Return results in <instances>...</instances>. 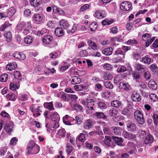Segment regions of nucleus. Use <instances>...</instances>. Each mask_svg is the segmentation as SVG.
Listing matches in <instances>:
<instances>
[{"label":"nucleus","instance_id":"393cba45","mask_svg":"<svg viewBox=\"0 0 158 158\" xmlns=\"http://www.w3.org/2000/svg\"><path fill=\"white\" fill-rule=\"evenodd\" d=\"M51 118L54 122H59L60 119L59 115L56 112L52 114L51 116Z\"/></svg>","mask_w":158,"mask_h":158},{"label":"nucleus","instance_id":"de8ad7c7","mask_svg":"<svg viewBox=\"0 0 158 158\" xmlns=\"http://www.w3.org/2000/svg\"><path fill=\"white\" fill-rule=\"evenodd\" d=\"M151 37V36L148 34H144L142 36V39L143 41H146L149 40Z\"/></svg>","mask_w":158,"mask_h":158},{"label":"nucleus","instance_id":"aec40b11","mask_svg":"<svg viewBox=\"0 0 158 158\" xmlns=\"http://www.w3.org/2000/svg\"><path fill=\"white\" fill-rule=\"evenodd\" d=\"M122 135L125 139H132L133 138V135L132 134L125 131H123Z\"/></svg>","mask_w":158,"mask_h":158},{"label":"nucleus","instance_id":"a878e982","mask_svg":"<svg viewBox=\"0 0 158 158\" xmlns=\"http://www.w3.org/2000/svg\"><path fill=\"white\" fill-rule=\"evenodd\" d=\"M63 120L64 123L66 125H71L74 124L73 123H71L69 118V115H66L63 118Z\"/></svg>","mask_w":158,"mask_h":158},{"label":"nucleus","instance_id":"e433bc0d","mask_svg":"<svg viewBox=\"0 0 158 158\" xmlns=\"http://www.w3.org/2000/svg\"><path fill=\"white\" fill-rule=\"evenodd\" d=\"M33 41L32 37L29 35L27 36L24 39L25 43L27 44H31Z\"/></svg>","mask_w":158,"mask_h":158},{"label":"nucleus","instance_id":"0e129e2a","mask_svg":"<svg viewBox=\"0 0 158 158\" xmlns=\"http://www.w3.org/2000/svg\"><path fill=\"white\" fill-rule=\"evenodd\" d=\"M79 140L82 142H84L85 140V137L84 135L82 133H80L78 137Z\"/></svg>","mask_w":158,"mask_h":158},{"label":"nucleus","instance_id":"c756f323","mask_svg":"<svg viewBox=\"0 0 158 158\" xmlns=\"http://www.w3.org/2000/svg\"><path fill=\"white\" fill-rule=\"evenodd\" d=\"M141 61L144 63L149 64L151 62V59L149 56L147 55L144 57H143L141 59Z\"/></svg>","mask_w":158,"mask_h":158},{"label":"nucleus","instance_id":"09e8293b","mask_svg":"<svg viewBox=\"0 0 158 158\" xmlns=\"http://www.w3.org/2000/svg\"><path fill=\"white\" fill-rule=\"evenodd\" d=\"M87 105L86 107H89L90 106H94L95 105V101L93 99H87Z\"/></svg>","mask_w":158,"mask_h":158},{"label":"nucleus","instance_id":"423d86ee","mask_svg":"<svg viewBox=\"0 0 158 158\" xmlns=\"http://www.w3.org/2000/svg\"><path fill=\"white\" fill-rule=\"evenodd\" d=\"M14 126V123L12 122H10L9 123L5 124L4 128L6 130V132L10 134L13 131Z\"/></svg>","mask_w":158,"mask_h":158},{"label":"nucleus","instance_id":"6ab92c4d","mask_svg":"<svg viewBox=\"0 0 158 158\" xmlns=\"http://www.w3.org/2000/svg\"><path fill=\"white\" fill-rule=\"evenodd\" d=\"M81 82V79L77 76H74L71 78V83L73 85L78 84Z\"/></svg>","mask_w":158,"mask_h":158},{"label":"nucleus","instance_id":"c9c22d12","mask_svg":"<svg viewBox=\"0 0 158 158\" xmlns=\"http://www.w3.org/2000/svg\"><path fill=\"white\" fill-rule=\"evenodd\" d=\"M122 85V88L125 91H128L131 90V87L130 85L127 83L123 82L121 83L120 85Z\"/></svg>","mask_w":158,"mask_h":158},{"label":"nucleus","instance_id":"864d4df0","mask_svg":"<svg viewBox=\"0 0 158 158\" xmlns=\"http://www.w3.org/2000/svg\"><path fill=\"white\" fill-rule=\"evenodd\" d=\"M88 54L87 51L85 50H82L80 51L78 54V56L80 57H84L87 56Z\"/></svg>","mask_w":158,"mask_h":158},{"label":"nucleus","instance_id":"c03bdc74","mask_svg":"<svg viewBox=\"0 0 158 158\" xmlns=\"http://www.w3.org/2000/svg\"><path fill=\"white\" fill-rule=\"evenodd\" d=\"M77 25L76 24H74L73 26L72 29L71 30L68 29L67 30V32L68 34H70V33H73L77 29Z\"/></svg>","mask_w":158,"mask_h":158},{"label":"nucleus","instance_id":"1a4fd4ad","mask_svg":"<svg viewBox=\"0 0 158 158\" xmlns=\"http://www.w3.org/2000/svg\"><path fill=\"white\" fill-rule=\"evenodd\" d=\"M134 111V109L130 104H128L127 108L124 109L122 112L123 115H126L128 113H131Z\"/></svg>","mask_w":158,"mask_h":158},{"label":"nucleus","instance_id":"052dcab7","mask_svg":"<svg viewBox=\"0 0 158 158\" xmlns=\"http://www.w3.org/2000/svg\"><path fill=\"white\" fill-rule=\"evenodd\" d=\"M14 75L15 78H19V80H21L22 77L21 74L19 71H15Z\"/></svg>","mask_w":158,"mask_h":158},{"label":"nucleus","instance_id":"a211bd4d","mask_svg":"<svg viewBox=\"0 0 158 158\" xmlns=\"http://www.w3.org/2000/svg\"><path fill=\"white\" fill-rule=\"evenodd\" d=\"M60 25L61 28H63L64 29H67L69 26L68 22L63 19L60 21Z\"/></svg>","mask_w":158,"mask_h":158},{"label":"nucleus","instance_id":"49530a36","mask_svg":"<svg viewBox=\"0 0 158 158\" xmlns=\"http://www.w3.org/2000/svg\"><path fill=\"white\" fill-rule=\"evenodd\" d=\"M10 24L8 22H5L0 27V31H4L6 28L9 26Z\"/></svg>","mask_w":158,"mask_h":158},{"label":"nucleus","instance_id":"4d7b16f0","mask_svg":"<svg viewBox=\"0 0 158 158\" xmlns=\"http://www.w3.org/2000/svg\"><path fill=\"white\" fill-rule=\"evenodd\" d=\"M151 99L153 102H155L158 101V98L156 95L154 94H151L149 95Z\"/></svg>","mask_w":158,"mask_h":158},{"label":"nucleus","instance_id":"f704fd0d","mask_svg":"<svg viewBox=\"0 0 158 158\" xmlns=\"http://www.w3.org/2000/svg\"><path fill=\"white\" fill-rule=\"evenodd\" d=\"M113 22V20L110 19H106L102 20V24L103 25H109Z\"/></svg>","mask_w":158,"mask_h":158},{"label":"nucleus","instance_id":"7c9ffc66","mask_svg":"<svg viewBox=\"0 0 158 158\" xmlns=\"http://www.w3.org/2000/svg\"><path fill=\"white\" fill-rule=\"evenodd\" d=\"M44 106L45 108H46L50 110H52L54 109L52 102H45L44 103Z\"/></svg>","mask_w":158,"mask_h":158},{"label":"nucleus","instance_id":"72a5a7b5","mask_svg":"<svg viewBox=\"0 0 158 158\" xmlns=\"http://www.w3.org/2000/svg\"><path fill=\"white\" fill-rule=\"evenodd\" d=\"M111 138L109 136H105L104 142L105 145L108 146H110L111 145Z\"/></svg>","mask_w":158,"mask_h":158},{"label":"nucleus","instance_id":"20e7f679","mask_svg":"<svg viewBox=\"0 0 158 158\" xmlns=\"http://www.w3.org/2000/svg\"><path fill=\"white\" fill-rule=\"evenodd\" d=\"M126 126L128 130L130 131L134 132L136 130L137 127L132 121L128 120L126 122Z\"/></svg>","mask_w":158,"mask_h":158},{"label":"nucleus","instance_id":"3c124183","mask_svg":"<svg viewBox=\"0 0 158 158\" xmlns=\"http://www.w3.org/2000/svg\"><path fill=\"white\" fill-rule=\"evenodd\" d=\"M74 88L76 91H81L83 89H85L86 87L82 85H75L74 86Z\"/></svg>","mask_w":158,"mask_h":158},{"label":"nucleus","instance_id":"9d476101","mask_svg":"<svg viewBox=\"0 0 158 158\" xmlns=\"http://www.w3.org/2000/svg\"><path fill=\"white\" fill-rule=\"evenodd\" d=\"M13 56L18 59L21 60H23L26 58L25 55L22 53L15 52L13 54Z\"/></svg>","mask_w":158,"mask_h":158},{"label":"nucleus","instance_id":"bb28decb","mask_svg":"<svg viewBox=\"0 0 158 158\" xmlns=\"http://www.w3.org/2000/svg\"><path fill=\"white\" fill-rule=\"evenodd\" d=\"M148 87L152 89H155L157 88V85L153 80H151L148 83Z\"/></svg>","mask_w":158,"mask_h":158},{"label":"nucleus","instance_id":"69168bd1","mask_svg":"<svg viewBox=\"0 0 158 158\" xmlns=\"http://www.w3.org/2000/svg\"><path fill=\"white\" fill-rule=\"evenodd\" d=\"M7 152V149L6 147H2L0 148V155L3 156Z\"/></svg>","mask_w":158,"mask_h":158},{"label":"nucleus","instance_id":"412c9836","mask_svg":"<svg viewBox=\"0 0 158 158\" xmlns=\"http://www.w3.org/2000/svg\"><path fill=\"white\" fill-rule=\"evenodd\" d=\"M55 33L56 36L61 37L63 35L64 32L62 28L58 27L55 30Z\"/></svg>","mask_w":158,"mask_h":158},{"label":"nucleus","instance_id":"f03ea898","mask_svg":"<svg viewBox=\"0 0 158 158\" xmlns=\"http://www.w3.org/2000/svg\"><path fill=\"white\" fill-rule=\"evenodd\" d=\"M120 7L122 10L124 11H130L132 9L131 3L128 1H125L122 3Z\"/></svg>","mask_w":158,"mask_h":158},{"label":"nucleus","instance_id":"4be33fe9","mask_svg":"<svg viewBox=\"0 0 158 158\" xmlns=\"http://www.w3.org/2000/svg\"><path fill=\"white\" fill-rule=\"evenodd\" d=\"M17 67V64L15 62L10 63L6 65V68L10 71L15 69Z\"/></svg>","mask_w":158,"mask_h":158},{"label":"nucleus","instance_id":"c85d7f7f","mask_svg":"<svg viewBox=\"0 0 158 158\" xmlns=\"http://www.w3.org/2000/svg\"><path fill=\"white\" fill-rule=\"evenodd\" d=\"M153 141V136L150 135H148L145 138L144 142L146 144L152 143Z\"/></svg>","mask_w":158,"mask_h":158},{"label":"nucleus","instance_id":"a19ab883","mask_svg":"<svg viewBox=\"0 0 158 158\" xmlns=\"http://www.w3.org/2000/svg\"><path fill=\"white\" fill-rule=\"evenodd\" d=\"M6 98L7 99L15 101L16 100L15 95L14 94L9 93L6 95Z\"/></svg>","mask_w":158,"mask_h":158},{"label":"nucleus","instance_id":"ddd939ff","mask_svg":"<svg viewBox=\"0 0 158 158\" xmlns=\"http://www.w3.org/2000/svg\"><path fill=\"white\" fill-rule=\"evenodd\" d=\"M26 23L24 22H21L19 23L16 27L18 31H22L26 28Z\"/></svg>","mask_w":158,"mask_h":158},{"label":"nucleus","instance_id":"5fc2aeb1","mask_svg":"<svg viewBox=\"0 0 158 158\" xmlns=\"http://www.w3.org/2000/svg\"><path fill=\"white\" fill-rule=\"evenodd\" d=\"M139 136L141 139L144 138L146 135V132L144 131L140 130L138 132Z\"/></svg>","mask_w":158,"mask_h":158},{"label":"nucleus","instance_id":"dca6fc26","mask_svg":"<svg viewBox=\"0 0 158 158\" xmlns=\"http://www.w3.org/2000/svg\"><path fill=\"white\" fill-rule=\"evenodd\" d=\"M53 39L52 36L48 35L44 36L43 39V42L46 44H49Z\"/></svg>","mask_w":158,"mask_h":158},{"label":"nucleus","instance_id":"79ce46f5","mask_svg":"<svg viewBox=\"0 0 158 158\" xmlns=\"http://www.w3.org/2000/svg\"><path fill=\"white\" fill-rule=\"evenodd\" d=\"M66 133V131L64 128L60 129L57 132L59 136H61L62 137H64L65 136Z\"/></svg>","mask_w":158,"mask_h":158},{"label":"nucleus","instance_id":"bf43d9fd","mask_svg":"<svg viewBox=\"0 0 158 158\" xmlns=\"http://www.w3.org/2000/svg\"><path fill=\"white\" fill-rule=\"evenodd\" d=\"M132 75H133V78L136 81L139 79L141 77L139 73L137 72H134L133 73Z\"/></svg>","mask_w":158,"mask_h":158},{"label":"nucleus","instance_id":"473e14b6","mask_svg":"<svg viewBox=\"0 0 158 158\" xmlns=\"http://www.w3.org/2000/svg\"><path fill=\"white\" fill-rule=\"evenodd\" d=\"M98 27L97 23L96 22H93L89 25L90 31H94L97 29Z\"/></svg>","mask_w":158,"mask_h":158},{"label":"nucleus","instance_id":"a18cd8bd","mask_svg":"<svg viewBox=\"0 0 158 158\" xmlns=\"http://www.w3.org/2000/svg\"><path fill=\"white\" fill-rule=\"evenodd\" d=\"M8 77V75L5 73L2 74L0 76V81L2 82H5L6 81Z\"/></svg>","mask_w":158,"mask_h":158},{"label":"nucleus","instance_id":"6e6d98bb","mask_svg":"<svg viewBox=\"0 0 158 158\" xmlns=\"http://www.w3.org/2000/svg\"><path fill=\"white\" fill-rule=\"evenodd\" d=\"M118 111L117 110L113 108L110 111V115L111 116H115L118 114Z\"/></svg>","mask_w":158,"mask_h":158},{"label":"nucleus","instance_id":"e2e57ef3","mask_svg":"<svg viewBox=\"0 0 158 158\" xmlns=\"http://www.w3.org/2000/svg\"><path fill=\"white\" fill-rule=\"evenodd\" d=\"M104 133L105 134H111V132L110 131V130L109 129V127H103V129Z\"/></svg>","mask_w":158,"mask_h":158},{"label":"nucleus","instance_id":"774afa93","mask_svg":"<svg viewBox=\"0 0 158 158\" xmlns=\"http://www.w3.org/2000/svg\"><path fill=\"white\" fill-rule=\"evenodd\" d=\"M49 57L52 59H56L57 58L58 56V54L57 52H53L49 54Z\"/></svg>","mask_w":158,"mask_h":158},{"label":"nucleus","instance_id":"f257e3e1","mask_svg":"<svg viewBox=\"0 0 158 158\" xmlns=\"http://www.w3.org/2000/svg\"><path fill=\"white\" fill-rule=\"evenodd\" d=\"M27 148L28 149L27 153L28 155L36 154L40 151V146L35 144L33 141L29 142L27 145Z\"/></svg>","mask_w":158,"mask_h":158},{"label":"nucleus","instance_id":"58836bf2","mask_svg":"<svg viewBox=\"0 0 158 158\" xmlns=\"http://www.w3.org/2000/svg\"><path fill=\"white\" fill-rule=\"evenodd\" d=\"M112 129L114 131V133L117 135H119L121 132V128L118 127H113Z\"/></svg>","mask_w":158,"mask_h":158},{"label":"nucleus","instance_id":"4468645a","mask_svg":"<svg viewBox=\"0 0 158 158\" xmlns=\"http://www.w3.org/2000/svg\"><path fill=\"white\" fill-rule=\"evenodd\" d=\"M132 100L135 102H139L141 100V97L138 93L133 94L131 96Z\"/></svg>","mask_w":158,"mask_h":158},{"label":"nucleus","instance_id":"13d9d810","mask_svg":"<svg viewBox=\"0 0 158 158\" xmlns=\"http://www.w3.org/2000/svg\"><path fill=\"white\" fill-rule=\"evenodd\" d=\"M73 147L69 143H67L66 145V152L68 154L70 153L73 150Z\"/></svg>","mask_w":158,"mask_h":158},{"label":"nucleus","instance_id":"680f3d73","mask_svg":"<svg viewBox=\"0 0 158 158\" xmlns=\"http://www.w3.org/2000/svg\"><path fill=\"white\" fill-rule=\"evenodd\" d=\"M150 69L152 72H156L158 70V67L156 64H153L150 65Z\"/></svg>","mask_w":158,"mask_h":158},{"label":"nucleus","instance_id":"2f4dec72","mask_svg":"<svg viewBox=\"0 0 158 158\" xmlns=\"http://www.w3.org/2000/svg\"><path fill=\"white\" fill-rule=\"evenodd\" d=\"M121 104V102L118 100H114L111 103V106L117 108L120 106Z\"/></svg>","mask_w":158,"mask_h":158},{"label":"nucleus","instance_id":"0eeeda50","mask_svg":"<svg viewBox=\"0 0 158 158\" xmlns=\"http://www.w3.org/2000/svg\"><path fill=\"white\" fill-rule=\"evenodd\" d=\"M94 17L98 19H102L106 17V14L103 10H96L94 15Z\"/></svg>","mask_w":158,"mask_h":158},{"label":"nucleus","instance_id":"f3484780","mask_svg":"<svg viewBox=\"0 0 158 158\" xmlns=\"http://www.w3.org/2000/svg\"><path fill=\"white\" fill-rule=\"evenodd\" d=\"M94 116L97 118L106 119L107 117L103 113L101 112H96L94 114Z\"/></svg>","mask_w":158,"mask_h":158},{"label":"nucleus","instance_id":"ea45409f","mask_svg":"<svg viewBox=\"0 0 158 158\" xmlns=\"http://www.w3.org/2000/svg\"><path fill=\"white\" fill-rule=\"evenodd\" d=\"M135 68L138 71H143L145 69V66L143 65L137 63L135 64Z\"/></svg>","mask_w":158,"mask_h":158},{"label":"nucleus","instance_id":"9b49d317","mask_svg":"<svg viewBox=\"0 0 158 158\" xmlns=\"http://www.w3.org/2000/svg\"><path fill=\"white\" fill-rule=\"evenodd\" d=\"M112 139L114 140V143L117 145L122 146L123 145V139L121 137L112 136Z\"/></svg>","mask_w":158,"mask_h":158},{"label":"nucleus","instance_id":"2eb2a0df","mask_svg":"<svg viewBox=\"0 0 158 158\" xmlns=\"http://www.w3.org/2000/svg\"><path fill=\"white\" fill-rule=\"evenodd\" d=\"M93 126V122L92 120L91 119H88L85 122L84 125V127L85 129H89L91 128Z\"/></svg>","mask_w":158,"mask_h":158},{"label":"nucleus","instance_id":"338daca9","mask_svg":"<svg viewBox=\"0 0 158 158\" xmlns=\"http://www.w3.org/2000/svg\"><path fill=\"white\" fill-rule=\"evenodd\" d=\"M154 124L157 125L158 123V115L156 114H154L152 117Z\"/></svg>","mask_w":158,"mask_h":158},{"label":"nucleus","instance_id":"f8f14e48","mask_svg":"<svg viewBox=\"0 0 158 158\" xmlns=\"http://www.w3.org/2000/svg\"><path fill=\"white\" fill-rule=\"evenodd\" d=\"M87 44L90 48L94 50H97L98 47L96 43L93 42L91 40H89L87 41Z\"/></svg>","mask_w":158,"mask_h":158},{"label":"nucleus","instance_id":"603ef678","mask_svg":"<svg viewBox=\"0 0 158 158\" xmlns=\"http://www.w3.org/2000/svg\"><path fill=\"white\" fill-rule=\"evenodd\" d=\"M112 77L111 74L110 73H105L103 76V78L105 80L111 79Z\"/></svg>","mask_w":158,"mask_h":158},{"label":"nucleus","instance_id":"b1692460","mask_svg":"<svg viewBox=\"0 0 158 158\" xmlns=\"http://www.w3.org/2000/svg\"><path fill=\"white\" fill-rule=\"evenodd\" d=\"M113 50L112 48L109 47L103 49L102 52L106 55H110L112 54Z\"/></svg>","mask_w":158,"mask_h":158},{"label":"nucleus","instance_id":"8fccbe9b","mask_svg":"<svg viewBox=\"0 0 158 158\" xmlns=\"http://www.w3.org/2000/svg\"><path fill=\"white\" fill-rule=\"evenodd\" d=\"M10 89L13 91H15L16 89H18L19 88L18 85L16 84L11 82L10 84Z\"/></svg>","mask_w":158,"mask_h":158},{"label":"nucleus","instance_id":"7ed1b4c3","mask_svg":"<svg viewBox=\"0 0 158 158\" xmlns=\"http://www.w3.org/2000/svg\"><path fill=\"white\" fill-rule=\"evenodd\" d=\"M135 119L138 123L141 124H143L144 123V120L142 113L139 110H137L134 113Z\"/></svg>","mask_w":158,"mask_h":158},{"label":"nucleus","instance_id":"cd10ccee","mask_svg":"<svg viewBox=\"0 0 158 158\" xmlns=\"http://www.w3.org/2000/svg\"><path fill=\"white\" fill-rule=\"evenodd\" d=\"M15 12V10L14 7H11L7 10V17H12Z\"/></svg>","mask_w":158,"mask_h":158},{"label":"nucleus","instance_id":"6e6552de","mask_svg":"<svg viewBox=\"0 0 158 158\" xmlns=\"http://www.w3.org/2000/svg\"><path fill=\"white\" fill-rule=\"evenodd\" d=\"M32 18L36 23L39 24L42 21L43 16L41 14H34L33 15Z\"/></svg>","mask_w":158,"mask_h":158},{"label":"nucleus","instance_id":"37998d69","mask_svg":"<svg viewBox=\"0 0 158 158\" xmlns=\"http://www.w3.org/2000/svg\"><path fill=\"white\" fill-rule=\"evenodd\" d=\"M104 85L105 87L109 89H112L113 88V85L110 81H106L104 83Z\"/></svg>","mask_w":158,"mask_h":158},{"label":"nucleus","instance_id":"5701e85b","mask_svg":"<svg viewBox=\"0 0 158 158\" xmlns=\"http://www.w3.org/2000/svg\"><path fill=\"white\" fill-rule=\"evenodd\" d=\"M4 36L6 38L7 42H10L11 41L12 37L11 32L10 31H6L4 33Z\"/></svg>","mask_w":158,"mask_h":158},{"label":"nucleus","instance_id":"4c0bfd02","mask_svg":"<svg viewBox=\"0 0 158 158\" xmlns=\"http://www.w3.org/2000/svg\"><path fill=\"white\" fill-rule=\"evenodd\" d=\"M31 3L34 7L37 6L41 3L40 0H31Z\"/></svg>","mask_w":158,"mask_h":158},{"label":"nucleus","instance_id":"39448f33","mask_svg":"<svg viewBox=\"0 0 158 158\" xmlns=\"http://www.w3.org/2000/svg\"><path fill=\"white\" fill-rule=\"evenodd\" d=\"M114 54V55H121V56L119 57L118 56L117 58L114 59L116 62H122V60L124 58V53L120 48H118L115 51Z\"/></svg>","mask_w":158,"mask_h":158}]
</instances>
